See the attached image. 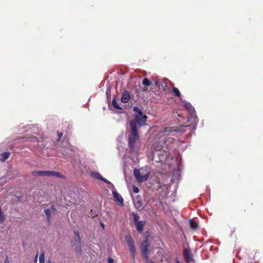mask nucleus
Listing matches in <instances>:
<instances>
[{
  "mask_svg": "<svg viewBox=\"0 0 263 263\" xmlns=\"http://www.w3.org/2000/svg\"><path fill=\"white\" fill-rule=\"evenodd\" d=\"M128 131L130 133L128 135V142L130 149L133 152H137L140 147V143L135 122L130 121Z\"/></svg>",
  "mask_w": 263,
  "mask_h": 263,
  "instance_id": "nucleus-1",
  "label": "nucleus"
},
{
  "mask_svg": "<svg viewBox=\"0 0 263 263\" xmlns=\"http://www.w3.org/2000/svg\"><path fill=\"white\" fill-rule=\"evenodd\" d=\"M176 132V130L173 129L172 127H165L161 129L157 135L156 143L154 145V148L156 151H160L163 147V145L167 142L166 140V136L172 135V133Z\"/></svg>",
  "mask_w": 263,
  "mask_h": 263,
  "instance_id": "nucleus-2",
  "label": "nucleus"
},
{
  "mask_svg": "<svg viewBox=\"0 0 263 263\" xmlns=\"http://www.w3.org/2000/svg\"><path fill=\"white\" fill-rule=\"evenodd\" d=\"M134 175L139 182H144L147 180L149 176V171L147 167L142 168L141 170L135 169Z\"/></svg>",
  "mask_w": 263,
  "mask_h": 263,
  "instance_id": "nucleus-3",
  "label": "nucleus"
},
{
  "mask_svg": "<svg viewBox=\"0 0 263 263\" xmlns=\"http://www.w3.org/2000/svg\"><path fill=\"white\" fill-rule=\"evenodd\" d=\"M33 175L35 176H53L62 178L61 173L52 171H33L32 172Z\"/></svg>",
  "mask_w": 263,
  "mask_h": 263,
  "instance_id": "nucleus-4",
  "label": "nucleus"
},
{
  "mask_svg": "<svg viewBox=\"0 0 263 263\" xmlns=\"http://www.w3.org/2000/svg\"><path fill=\"white\" fill-rule=\"evenodd\" d=\"M134 119V120L132 121L135 122L136 124L138 123L140 126H142L145 124L147 117L146 116L143 115V113H142L135 115Z\"/></svg>",
  "mask_w": 263,
  "mask_h": 263,
  "instance_id": "nucleus-5",
  "label": "nucleus"
},
{
  "mask_svg": "<svg viewBox=\"0 0 263 263\" xmlns=\"http://www.w3.org/2000/svg\"><path fill=\"white\" fill-rule=\"evenodd\" d=\"M125 240L129 248V250L133 256H134L136 250L134 246V242L132 238L130 235H128L125 236Z\"/></svg>",
  "mask_w": 263,
  "mask_h": 263,
  "instance_id": "nucleus-6",
  "label": "nucleus"
},
{
  "mask_svg": "<svg viewBox=\"0 0 263 263\" xmlns=\"http://www.w3.org/2000/svg\"><path fill=\"white\" fill-rule=\"evenodd\" d=\"M125 240L129 248V250L133 256H134L136 250L134 246V242L132 238L130 235H128L125 236Z\"/></svg>",
  "mask_w": 263,
  "mask_h": 263,
  "instance_id": "nucleus-7",
  "label": "nucleus"
},
{
  "mask_svg": "<svg viewBox=\"0 0 263 263\" xmlns=\"http://www.w3.org/2000/svg\"><path fill=\"white\" fill-rule=\"evenodd\" d=\"M139 217L136 214H134V219L135 224L136 226L138 231L141 232L143 230V227L144 226L145 222L144 221H139Z\"/></svg>",
  "mask_w": 263,
  "mask_h": 263,
  "instance_id": "nucleus-8",
  "label": "nucleus"
},
{
  "mask_svg": "<svg viewBox=\"0 0 263 263\" xmlns=\"http://www.w3.org/2000/svg\"><path fill=\"white\" fill-rule=\"evenodd\" d=\"M149 243L147 240H145L142 243L141 250L143 253V255L145 258V259L148 261V256H147V248L148 247Z\"/></svg>",
  "mask_w": 263,
  "mask_h": 263,
  "instance_id": "nucleus-9",
  "label": "nucleus"
},
{
  "mask_svg": "<svg viewBox=\"0 0 263 263\" xmlns=\"http://www.w3.org/2000/svg\"><path fill=\"white\" fill-rule=\"evenodd\" d=\"M184 107L189 112L192 118L195 116V111L193 106L188 102H185L184 104Z\"/></svg>",
  "mask_w": 263,
  "mask_h": 263,
  "instance_id": "nucleus-10",
  "label": "nucleus"
},
{
  "mask_svg": "<svg viewBox=\"0 0 263 263\" xmlns=\"http://www.w3.org/2000/svg\"><path fill=\"white\" fill-rule=\"evenodd\" d=\"M130 99V95L129 92L127 90L124 91L122 94V97L121 99V102L124 103H127Z\"/></svg>",
  "mask_w": 263,
  "mask_h": 263,
  "instance_id": "nucleus-11",
  "label": "nucleus"
},
{
  "mask_svg": "<svg viewBox=\"0 0 263 263\" xmlns=\"http://www.w3.org/2000/svg\"><path fill=\"white\" fill-rule=\"evenodd\" d=\"M112 194L114 197L115 199L116 202H118L121 204H123V198L116 191H112Z\"/></svg>",
  "mask_w": 263,
  "mask_h": 263,
  "instance_id": "nucleus-12",
  "label": "nucleus"
},
{
  "mask_svg": "<svg viewBox=\"0 0 263 263\" xmlns=\"http://www.w3.org/2000/svg\"><path fill=\"white\" fill-rule=\"evenodd\" d=\"M91 176H92L98 179L101 180L103 181H104V182H108V180L107 179H106L105 178L102 177L101 176V175L99 173L92 172V173H91Z\"/></svg>",
  "mask_w": 263,
  "mask_h": 263,
  "instance_id": "nucleus-13",
  "label": "nucleus"
},
{
  "mask_svg": "<svg viewBox=\"0 0 263 263\" xmlns=\"http://www.w3.org/2000/svg\"><path fill=\"white\" fill-rule=\"evenodd\" d=\"M183 254L185 258L187 259L189 261L192 260L190 251L188 249H185L184 250Z\"/></svg>",
  "mask_w": 263,
  "mask_h": 263,
  "instance_id": "nucleus-14",
  "label": "nucleus"
},
{
  "mask_svg": "<svg viewBox=\"0 0 263 263\" xmlns=\"http://www.w3.org/2000/svg\"><path fill=\"white\" fill-rule=\"evenodd\" d=\"M9 155L10 153L9 152H5L2 153L0 156V160L4 162L9 158Z\"/></svg>",
  "mask_w": 263,
  "mask_h": 263,
  "instance_id": "nucleus-15",
  "label": "nucleus"
},
{
  "mask_svg": "<svg viewBox=\"0 0 263 263\" xmlns=\"http://www.w3.org/2000/svg\"><path fill=\"white\" fill-rule=\"evenodd\" d=\"M74 234L76 237V241L78 242V243H80L81 241V238L79 236V232L78 230H76L74 231Z\"/></svg>",
  "mask_w": 263,
  "mask_h": 263,
  "instance_id": "nucleus-16",
  "label": "nucleus"
},
{
  "mask_svg": "<svg viewBox=\"0 0 263 263\" xmlns=\"http://www.w3.org/2000/svg\"><path fill=\"white\" fill-rule=\"evenodd\" d=\"M142 84L146 87H148L151 85V83L147 78H144L143 80Z\"/></svg>",
  "mask_w": 263,
  "mask_h": 263,
  "instance_id": "nucleus-17",
  "label": "nucleus"
},
{
  "mask_svg": "<svg viewBox=\"0 0 263 263\" xmlns=\"http://www.w3.org/2000/svg\"><path fill=\"white\" fill-rule=\"evenodd\" d=\"M190 223L191 227L193 229H196L198 227L197 223L192 220H190Z\"/></svg>",
  "mask_w": 263,
  "mask_h": 263,
  "instance_id": "nucleus-18",
  "label": "nucleus"
},
{
  "mask_svg": "<svg viewBox=\"0 0 263 263\" xmlns=\"http://www.w3.org/2000/svg\"><path fill=\"white\" fill-rule=\"evenodd\" d=\"M112 104L113 106L117 109H121V107L119 106V105L117 104V103L116 101V99H114L112 101Z\"/></svg>",
  "mask_w": 263,
  "mask_h": 263,
  "instance_id": "nucleus-19",
  "label": "nucleus"
},
{
  "mask_svg": "<svg viewBox=\"0 0 263 263\" xmlns=\"http://www.w3.org/2000/svg\"><path fill=\"white\" fill-rule=\"evenodd\" d=\"M39 262L40 263H45L44 252L41 253V254L40 255Z\"/></svg>",
  "mask_w": 263,
  "mask_h": 263,
  "instance_id": "nucleus-20",
  "label": "nucleus"
},
{
  "mask_svg": "<svg viewBox=\"0 0 263 263\" xmlns=\"http://www.w3.org/2000/svg\"><path fill=\"white\" fill-rule=\"evenodd\" d=\"M173 92L174 93L175 96H176L177 97H180V91L177 88H176V87L173 88Z\"/></svg>",
  "mask_w": 263,
  "mask_h": 263,
  "instance_id": "nucleus-21",
  "label": "nucleus"
},
{
  "mask_svg": "<svg viewBox=\"0 0 263 263\" xmlns=\"http://www.w3.org/2000/svg\"><path fill=\"white\" fill-rule=\"evenodd\" d=\"M45 214H46L48 219L49 218V217H50V211L49 209H45L44 211Z\"/></svg>",
  "mask_w": 263,
  "mask_h": 263,
  "instance_id": "nucleus-22",
  "label": "nucleus"
},
{
  "mask_svg": "<svg viewBox=\"0 0 263 263\" xmlns=\"http://www.w3.org/2000/svg\"><path fill=\"white\" fill-rule=\"evenodd\" d=\"M134 110L137 112V114H142V112L141 110L138 107H135L134 108Z\"/></svg>",
  "mask_w": 263,
  "mask_h": 263,
  "instance_id": "nucleus-23",
  "label": "nucleus"
},
{
  "mask_svg": "<svg viewBox=\"0 0 263 263\" xmlns=\"http://www.w3.org/2000/svg\"><path fill=\"white\" fill-rule=\"evenodd\" d=\"M76 250H77V252H78L79 254L81 252V245L80 243H78V245L76 247Z\"/></svg>",
  "mask_w": 263,
  "mask_h": 263,
  "instance_id": "nucleus-24",
  "label": "nucleus"
},
{
  "mask_svg": "<svg viewBox=\"0 0 263 263\" xmlns=\"http://www.w3.org/2000/svg\"><path fill=\"white\" fill-rule=\"evenodd\" d=\"M106 183L108 184V187L111 189V190H113L114 189V185L112 183H111L110 182H109V181H108V182H106Z\"/></svg>",
  "mask_w": 263,
  "mask_h": 263,
  "instance_id": "nucleus-25",
  "label": "nucleus"
},
{
  "mask_svg": "<svg viewBox=\"0 0 263 263\" xmlns=\"http://www.w3.org/2000/svg\"><path fill=\"white\" fill-rule=\"evenodd\" d=\"M133 191H134V193H137L139 192V189L137 187H136L135 186H133Z\"/></svg>",
  "mask_w": 263,
  "mask_h": 263,
  "instance_id": "nucleus-26",
  "label": "nucleus"
},
{
  "mask_svg": "<svg viewBox=\"0 0 263 263\" xmlns=\"http://www.w3.org/2000/svg\"><path fill=\"white\" fill-rule=\"evenodd\" d=\"M161 86H162V88L164 90L167 87V84L165 82H164V83H162Z\"/></svg>",
  "mask_w": 263,
  "mask_h": 263,
  "instance_id": "nucleus-27",
  "label": "nucleus"
},
{
  "mask_svg": "<svg viewBox=\"0 0 263 263\" xmlns=\"http://www.w3.org/2000/svg\"><path fill=\"white\" fill-rule=\"evenodd\" d=\"M111 93V90L110 88H108L106 90V95L108 96L109 95H110Z\"/></svg>",
  "mask_w": 263,
  "mask_h": 263,
  "instance_id": "nucleus-28",
  "label": "nucleus"
},
{
  "mask_svg": "<svg viewBox=\"0 0 263 263\" xmlns=\"http://www.w3.org/2000/svg\"><path fill=\"white\" fill-rule=\"evenodd\" d=\"M108 263H114V259L111 258H109L108 259Z\"/></svg>",
  "mask_w": 263,
  "mask_h": 263,
  "instance_id": "nucleus-29",
  "label": "nucleus"
},
{
  "mask_svg": "<svg viewBox=\"0 0 263 263\" xmlns=\"http://www.w3.org/2000/svg\"><path fill=\"white\" fill-rule=\"evenodd\" d=\"M67 150L68 151L70 150V151H72V146H69L68 148H67Z\"/></svg>",
  "mask_w": 263,
  "mask_h": 263,
  "instance_id": "nucleus-30",
  "label": "nucleus"
},
{
  "mask_svg": "<svg viewBox=\"0 0 263 263\" xmlns=\"http://www.w3.org/2000/svg\"><path fill=\"white\" fill-rule=\"evenodd\" d=\"M37 255H36L34 259V261L36 262L37 261Z\"/></svg>",
  "mask_w": 263,
  "mask_h": 263,
  "instance_id": "nucleus-31",
  "label": "nucleus"
},
{
  "mask_svg": "<svg viewBox=\"0 0 263 263\" xmlns=\"http://www.w3.org/2000/svg\"><path fill=\"white\" fill-rule=\"evenodd\" d=\"M62 133H60L58 134V136L59 137V138H61L62 136Z\"/></svg>",
  "mask_w": 263,
  "mask_h": 263,
  "instance_id": "nucleus-32",
  "label": "nucleus"
},
{
  "mask_svg": "<svg viewBox=\"0 0 263 263\" xmlns=\"http://www.w3.org/2000/svg\"><path fill=\"white\" fill-rule=\"evenodd\" d=\"M4 263H9V261H8L7 259H6V260L5 261Z\"/></svg>",
  "mask_w": 263,
  "mask_h": 263,
  "instance_id": "nucleus-33",
  "label": "nucleus"
},
{
  "mask_svg": "<svg viewBox=\"0 0 263 263\" xmlns=\"http://www.w3.org/2000/svg\"><path fill=\"white\" fill-rule=\"evenodd\" d=\"M148 263H155V262L153 261H149Z\"/></svg>",
  "mask_w": 263,
  "mask_h": 263,
  "instance_id": "nucleus-34",
  "label": "nucleus"
},
{
  "mask_svg": "<svg viewBox=\"0 0 263 263\" xmlns=\"http://www.w3.org/2000/svg\"><path fill=\"white\" fill-rule=\"evenodd\" d=\"M177 263H180L178 260H177Z\"/></svg>",
  "mask_w": 263,
  "mask_h": 263,
  "instance_id": "nucleus-35",
  "label": "nucleus"
},
{
  "mask_svg": "<svg viewBox=\"0 0 263 263\" xmlns=\"http://www.w3.org/2000/svg\"><path fill=\"white\" fill-rule=\"evenodd\" d=\"M47 263H50V262H49H49H47Z\"/></svg>",
  "mask_w": 263,
  "mask_h": 263,
  "instance_id": "nucleus-36",
  "label": "nucleus"
}]
</instances>
